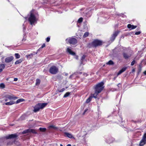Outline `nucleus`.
Masks as SVG:
<instances>
[{
    "mask_svg": "<svg viewBox=\"0 0 146 146\" xmlns=\"http://www.w3.org/2000/svg\"><path fill=\"white\" fill-rule=\"evenodd\" d=\"M104 83L103 82H102L99 83H98L95 86H94V89L95 90V93L93 94V97L95 98H97V95L103 90L104 87Z\"/></svg>",
    "mask_w": 146,
    "mask_h": 146,
    "instance_id": "nucleus-1",
    "label": "nucleus"
},
{
    "mask_svg": "<svg viewBox=\"0 0 146 146\" xmlns=\"http://www.w3.org/2000/svg\"><path fill=\"white\" fill-rule=\"evenodd\" d=\"M102 41L97 39H95L92 42H90L88 45V46L90 48L92 47H96L98 46L102 45Z\"/></svg>",
    "mask_w": 146,
    "mask_h": 146,
    "instance_id": "nucleus-2",
    "label": "nucleus"
},
{
    "mask_svg": "<svg viewBox=\"0 0 146 146\" xmlns=\"http://www.w3.org/2000/svg\"><path fill=\"white\" fill-rule=\"evenodd\" d=\"M47 104V103H38L34 107V112H36L38 111L40 109H43Z\"/></svg>",
    "mask_w": 146,
    "mask_h": 146,
    "instance_id": "nucleus-3",
    "label": "nucleus"
},
{
    "mask_svg": "<svg viewBox=\"0 0 146 146\" xmlns=\"http://www.w3.org/2000/svg\"><path fill=\"white\" fill-rule=\"evenodd\" d=\"M58 71V69L55 66H52L50 68L49 72L51 74H56Z\"/></svg>",
    "mask_w": 146,
    "mask_h": 146,
    "instance_id": "nucleus-4",
    "label": "nucleus"
},
{
    "mask_svg": "<svg viewBox=\"0 0 146 146\" xmlns=\"http://www.w3.org/2000/svg\"><path fill=\"white\" fill-rule=\"evenodd\" d=\"M28 21L31 25H33L36 21V18L35 15L31 13L30 16L29 18Z\"/></svg>",
    "mask_w": 146,
    "mask_h": 146,
    "instance_id": "nucleus-5",
    "label": "nucleus"
},
{
    "mask_svg": "<svg viewBox=\"0 0 146 146\" xmlns=\"http://www.w3.org/2000/svg\"><path fill=\"white\" fill-rule=\"evenodd\" d=\"M68 40V42L70 44L73 45L76 44L77 43V40L74 38H67L66 39V41Z\"/></svg>",
    "mask_w": 146,
    "mask_h": 146,
    "instance_id": "nucleus-6",
    "label": "nucleus"
},
{
    "mask_svg": "<svg viewBox=\"0 0 146 146\" xmlns=\"http://www.w3.org/2000/svg\"><path fill=\"white\" fill-rule=\"evenodd\" d=\"M5 97L6 98H7L10 100H15V99L18 98L17 97H16L12 94L11 95H7L5 96Z\"/></svg>",
    "mask_w": 146,
    "mask_h": 146,
    "instance_id": "nucleus-7",
    "label": "nucleus"
},
{
    "mask_svg": "<svg viewBox=\"0 0 146 146\" xmlns=\"http://www.w3.org/2000/svg\"><path fill=\"white\" fill-rule=\"evenodd\" d=\"M18 137V135L16 134H11L7 136L5 138L7 139H13L16 138Z\"/></svg>",
    "mask_w": 146,
    "mask_h": 146,
    "instance_id": "nucleus-8",
    "label": "nucleus"
},
{
    "mask_svg": "<svg viewBox=\"0 0 146 146\" xmlns=\"http://www.w3.org/2000/svg\"><path fill=\"white\" fill-rule=\"evenodd\" d=\"M14 59V57L13 56L7 57L5 59V62L6 63H9L11 62Z\"/></svg>",
    "mask_w": 146,
    "mask_h": 146,
    "instance_id": "nucleus-9",
    "label": "nucleus"
},
{
    "mask_svg": "<svg viewBox=\"0 0 146 146\" xmlns=\"http://www.w3.org/2000/svg\"><path fill=\"white\" fill-rule=\"evenodd\" d=\"M119 32L117 31H115L112 35L110 38V40L113 41L115 40V37L118 34Z\"/></svg>",
    "mask_w": 146,
    "mask_h": 146,
    "instance_id": "nucleus-10",
    "label": "nucleus"
},
{
    "mask_svg": "<svg viewBox=\"0 0 146 146\" xmlns=\"http://www.w3.org/2000/svg\"><path fill=\"white\" fill-rule=\"evenodd\" d=\"M122 54L123 58L126 60L129 58L131 56V54H128L125 52H123Z\"/></svg>",
    "mask_w": 146,
    "mask_h": 146,
    "instance_id": "nucleus-11",
    "label": "nucleus"
},
{
    "mask_svg": "<svg viewBox=\"0 0 146 146\" xmlns=\"http://www.w3.org/2000/svg\"><path fill=\"white\" fill-rule=\"evenodd\" d=\"M127 68V67L123 68L120 70L117 74V76H118L121 74L122 73L124 72Z\"/></svg>",
    "mask_w": 146,
    "mask_h": 146,
    "instance_id": "nucleus-12",
    "label": "nucleus"
},
{
    "mask_svg": "<svg viewBox=\"0 0 146 146\" xmlns=\"http://www.w3.org/2000/svg\"><path fill=\"white\" fill-rule=\"evenodd\" d=\"M127 27L131 29H133L136 28L137 27V26H135L133 25H131L130 24H129L127 25Z\"/></svg>",
    "mask_w": 146,
    "mask_h": 146,
    "instance_id": "nucleus-13",
    "label": "nucleus"
},
{
    "mask_svg": "<svg viewBox=\"0 0 146 146\" xmlns=\"http://www.w3.org/2000/svg\"><path fill=\"white\" fill-rule=\"evenodd\" d=\"M67 52L69 53L70 54L72 55H75V53L72 51L69 48H67Z\"/></svg>",
    "mask_w": 146,
    "mask_h": 146,
    "instance_id": "nucleus-14",
    "label": "nucleus"
},
{
    "mask_svg": "<svg viewBox=\"0 0 146 146\" xmlns=\"http://www.w3.org/2000/svg\"><path fill=\"white\" fill-rule=\"evenodd\" d=\"M15 103V102L13 101H11L10 102H7L5 103L4 104H3V105H8V106H10V105H11Z\"/></svg>",
    "mask_w": 146,
    "mask_h": 146,
    "instance_id": "nucleus-15",
    "label": "nucleus"
},
{
    "mask_svg": "<svg viewBox=\"0 0 146 146\" xmlns=\"http://www.w3.org/2000/svg\"><path fill=\"white\" fill-rule=\"evenodd\" d=\"M34 54L33 53H31L30 54H28L26 56L27 58L30 59L31 58H33V56L35 55V54H35V52H34Z\"/></svg>",
    "mask_w": 146,
    "mask_h": 146,
    "instance_id": "nucleus-16",
    "label": "nucleus"
},
{
    "mask_svg": "<svg viewBox=\"0 0 146 146\" xmlns=\"http://www.w3.org/2000/svg\"><path fill=\"white\" fill-rule=\"evenodd\" d=\"M145 144H146V140L142 139L140 142L139 145L140 146H143Z\"/></svg>",
    "mask_w": 146,
    "mask_h": 146,
    "instance_id": "nucleus-17",
    "label": "nucleus"
},
{
    "mask_svg": "<svg viewBox=\"0 0 146 146\" xmlns=\"http://www.w3.org/2000/svg\"><path fill=\"white\" fill-rule=\"evenodd\" d=\"M64 134L66 135L67 137L70 138H72L74 137L72 135H71V134L69 133H68L65 132L64 133Z\"/></svg>",
    "mask_w": 146,
    "mask_h": 146,
    "instance_id": "nucleus-18",
    "label": "nucleus"
},
{
    "mask_svg": "<svg viewBox=\"0 0 146 146\" xmlns=\"http://www.w3.org/2000/svg\"><path fill=\"white\" fill-rule=\"evenodd\" d=\"M5 65L3 64H0V72H2L3 69L5 68Z\"/></svg>",
    "mask_w": 146,
    "mask_h": 146,
    "instance_id": "nucleus-19",
    "label": "nucleus"
},
{
    "mask_svg": "<svg viewBox=\"0 0 146 146\" xmlns=\"http://www.w3.org/2000/svg\"><path fill=\"white\" fill-rule=\"evenodd\" d=\"M94 98L93 97V96H90L86 100V103H88L90 102V101L91 100L92 98Z\"/></svg>",
    "mask_w": 146,
    "mask_h": 146,
    "instance_id": "nucleus-20",
    "label": "nucleus"
},
{
    "mask_svg": "<svg viewBox=\"0 0 146 146\" xmlns=\"http://www.w3.org/2000/svg\"><path fill=\"white\" fill-rule=\"evenodd\" d=\"M106 64L109 65H112L114 64V63L112 60H110L106 63Z\"/></svg>",
    "mask_w": 146,
    "mask_h": 146,
    "instance_id": "nucleus-21",
    "label": "nucleus"
},
{
    "mask_svg": "<svg viewBox=\"0 0 146 146\" xmlns=\"http://www.w3.org/2000/svg\"><path fill=\"white\" fill-rule=\"evenodd\" d=\"M36 85L38 86L39 85L40 83V81L39 79H37L36 80Z\"/></svg>",
    "mask_w": 146,
    "mask_h": 146,
    "instance_id": "nucleus-22",
    "label": "nucleus"
},
{
    "mask_svg": "<svg viewBox=\"0 0 146 146\" xmlns=\"http://www.w3.org/2000/svg\"><path fill=\"white\" fill-rule=\"evenodd\" d=\"M29 130H30V132H31L33 134H37V133L34 129H30Z\"/></svg>",
    "mask_w": 146,
    "mask_h": 146,
    "instance_id": "nucleus-23",
    "label": "nucleus"
},
{
    "mask_svg": "<svg viewBox=\"0 0 146 146\" xmlns=\"http://www.w3.org/2000/svg\"><path fill=\"white\" fill-rule=\"evenodd\" d=\"M113 138H111V139H107L106 140V142L108 144H110L112 143L113 141Z\"/></svg>",
    "mask_w": 146,
    "mask_h": 146,
    "instance_id": "nucleus-24",
    "label": "nucleus"
},
{
    "mask_svg": "<svg viewBox=\"0 0 146 146\" xmlns=\"http://www.w3.org/2000/svg\"><path fill=\"white\" fill-rule=\"evenodd\" d=\"M24 99H20L18 100L16 102V104H18L21 102H22L24 101Z\"/></svg>",
    "mask_w": 146,
    "mask_h": 146,
    "instance_id": "nucleus-25",
    "label": "nucleus"
},
{
    "mask_svg": "<svg viewBox=\"0 0 146 146\" xmlns=\"http://www.w3.org/2000/svg\"><path fill=\"white\" fill-rule=\"evenodd\" d=\"M29 130L30 129H28L24 130L22 132V133L24 134L30 133Z\"/></svg>",
    "mask_w": 146,
    "mask_h": 146,
    "instance_id": "nucleus-26",
    "label": "nucleus"
},
{
    "mask_svg": "<svg viewBox=\"0 0 146 146\" xmlns=\"http://www.w3.org/2000/svg\"><path fill=\"white\" fill-rule=\"evenodd\" d=\"M70 94V92H66L64 96L63 97L64 98H66Z\"/></svg>",
    "mask_w": 146,
    "mask_h": 146,
    "instance_id": "nucleus-27",
    "label": "nucleus"
},
{
    "mask_svg": "<svg viewBox=\"0 0 146 146\" xmlns=\"http://www.w3.org/2000/svg\"><path fill=\"white\" fill-rule=\"evenodd\" d=\"M22 62V60L21 59H19L17 60L15 63V64H17L20 63Z\"/></svg>",
    "mask_w": 146,
    "mask_h": 146,
    "instance_id": "nucleus-28",
    "label": "nucleus"
},
{
    "mask_svg": "<svg viewBox=\"0 0 146 146\" xmlns=\"http://www.w3.org/2000/svg\"><path fill=\"white\" fill-rule=\"evenodd\" d=\"M46 129L45 128L40 127L39 128V130L41 131H42V132H45L46 131Z\"/></svg>",
    "mask_w": 146,
    "mask_h": 146,
    "instance_id": "nucleus-29",
    "label": "nucleus"
},
{
    "mask_svg": "<svg viewBox=\"0 0 146 146\" xmlns=\"http://www.w3.org/2000/svg\"><path fill=\"white\" fill-rule=\"evenodd\" d=\"M89 34V33L88 32H85L83 36L84 38H86L88 36Z\"/></svg>",
    "mask_w": 146,
    "mask_h": 146,
    "instance_id": "nucleus-30",
    "label": "nucleus"
},
{
    "mask_svg": "<svg viewBox=\"0 0 146 146\" xmlns=\"http://www.w3.org/2000/svg\"><path fill=\"white\" fill-rule=\"evenodd\" d=\"M15 55L16 59H18L20 57V56L18 53H15Z\"/></svg>",
    "mask_w": 146,
    "mask_h": 146,
    "instance_id": "nucleus-31",
    "label": "nucleus"
},
{
    "mask_svg": "<svg viewBox=\"0 0 146 146\" xmlns=\"http://www.w3.org/2000/svg\"><path fill=\"white\" fill-rule=\"evenodd\" d=\"M85 57H86V56L84 55H83V56L81 58V64H82V63Z\"/></svg>",
    "mask_w": 146,
    "mask_h": 146,
    "instance_id": "nucleus-32",
    "label": "nucleus"
},
{
    "mask_svg": "<svg viewBox=\"0 0 146 146\" xmlns=\"http://www.w3.org/2000/svg\"><path fill=\"white\" fill-rule=\"evenodd\" d=\"M5 85L3 83H1L0 84V87L2 88H4Z\"/></svg>",
    "mask_w": 146,
    "mask_h": 146,
    "instance_id": "nucleus-33",
    "label": "nucleus"
},
{
    "mask_svg": "<svg viewBox=\"0 0 146 146\" xmlns=\"http://www.w3.org/2000/svg\"><path fill=\"white\" fill-rule=\"evenodd\" d=\"M83 18L82 17L80 18L78 20V22L79 23H81L83 21Z\"/></svg>",
    "mask_w": 146,
    "mask_h": 146,
    "instance_id": "nucleus-34",
    "label": "nucleus"
},
{
    "mask_svg": "<svg viewBox=\"0 0 146 146\" xmlns=\"http://www.w3.org/2000/svg\"><path fill=\"white\" fill-rule=\"evenodd\" d=\"M142 139L144 140H146V133L144 134Z\"/></svg>",
    "mask_w": 146,
    "mask_h": 146,
    "instance_id": "nucleus-35",
    "label": "nucleus"
},
{
    "mask_svg": "<svg viewBox=\"0 0 146 146\" xmlns=\"http://www.w3.org/2000/svg\"><path fill=\"white\" fill-rule=\"evenodd\" d=\"M136 61L135 60H133L131 63V65L133 66L135 63Z\"/></svg>",
    "mask_w": 146,
    "mask_h": 146,
    "instance_id": "nucleus-36",
    "label": "nucleus"
},
{
    "mask_svg": "<svg viewBox=\"0 0 146 146\" xmlns=\"http://www.w3.org/2000/svg\"><path fill=\"white\" fill-rule=\"evenodd\" d=\"M65 90V89L63 88H62V89L60 90H58V91L60 92H63Z\"/></svg>",
    "mask_w": 146,
    "mask_h": 146,
    "instance_id": "nucleus-37",
    "label": "nucleus"
},
{
    "mask_svg": "<svg viewBox=\"0 0 146 146\" xmlns=\"http://www.w3.org/2000/svg\"><path fill=\"white\" fill-rule=\"evenodd\" d=\"M141 70V67L139 68L138 70V74H139V73H140Z\"/></svg>",
    "mask_w": 146,
    "mask_h": 146,
    "instance_id": "nucleus-38",
    "label": "nucleus"
},
{
    "mask_svg": "<svg viewBox=\"0 0 146 146\" xmlns=\"http://www.w3.org/2000/svg\"><path fill=\"white\" fill-rule=\"evenodd\" d=\"M49 127L50 128H54V129H56V127H55L53 125H51Z\"/></svg>",
    "mask_w": 146,
    "mask_h": 146,
    "instance_id": "nucleus-39",
    "label": "nucleus"
},
{
    "mask_svg": "<svg viewBox=\"0 0 146 146\" xmlns=\"http://www.w3.org/2000/svg\"><path fill=\"white\" fill-rule=\"evenodd\" d=\"M141 33V32L139 31L136 32L135 33V35H139Z\"/></svg>",
    "mask_w": 146,
    "mask_h": 146,
    "instance_id": "nucleus-40",
    "label": "nucleus"
},
{
    "mask_svg": "<svg viewBox=\"0 0 146 146\" xmlns=\"http://www.w3.org/2000/svg\"><path fill=\"white\" fill-rule=\"evenodd\" d=\"M41 49H42L40 48L38 50H37V51L36 52H35V54H37V53L38 52V51H40Z\"/></svg>",
    "mask_w": 146,
    "mask_h": 146,
    "instance_id": "nucleus-41",
    "label": "nucleus"
},
{
    "mask_svg": "<svg viewBox=\"0 0 146 146\" xmlns=\"http://www.w3.org/2000/svg\"><path fill=\"white\" fill-rule=\"evenodd\" d=\"M50 38L49 37H48L46 38V41L47 42H48L50 40Z\"/></svg>",
    "mask_w": 146,
    "mask_h": 146,
    "instance_id": "nucleus-42",
    "label": "nucleus"
},
{
    "mask_svg": "<svg viewBox=\"0 0 146 146\" xmlns=\"http://www.w3.org/2000/svg\"><path fill=\"white\" fill-rule=\"evenodd\" d=\"M23 31L24 32L26 30V27L25 26L24 24H23Z\"/></svg>",
    "mask_w": 146,
    "mask_h": 146,
    "instance_id": "nucleus-43",
    "label": "nucleus"
},
{
    "mask_svg": "<svg viewBox=\"0 0 146 146\" xmlns=\"http://www.w3.org/2000/svg\"><path fill=\"white\" fill-rule=\"evenodd\" d=\"M45 46V44L44 43L42 46L40 47L41 49H42L43 48H44Z\"/></svg>",
    "mask_w": 146,
    "mask_h": 146,
    "instance_id": "nucleus-44",
    "label": "nucleus"
},
{
    "mask_svg": "<svg viewBox=\"0 0 146 146\" xmlns=\"http://www.w3.org/2000/svg\"><path fill=\"white\" fill-rule=\"evenodd\" d=\"M18 80V78H14V81H17Z\"/></svg>",
    "mask_w": 146,
    "mask_h": 146,
    "instance_id": "nucleus-45",
    "label": "nucleus"
},
{
    "mask_svg": "<svg viewBox=\"0 0 146 146\" xmlns=\"http://www.w3.org/2000/svg\"><path fill=\"white\" fill-rule=\"evenodd\" d=\"M123 15V14L122 13H121V14H119L117 15L120 16H122V15Z\"/></svg>",
    "mask_w": 146,
    "mask_h": 146,
    "instance_id": "nucleus-46",
    "label": "nucleus"
},
{
    "mask_svg": "<svg viewBox=\"0 0 146 146\" xmlns=\"http://www.w3.org/2000/svg\"><path fill=\"white\" fill-rule=\"evenodd\" d=\"M135 68H133L132 70V72H135Z\"/></svg>",
    "mask_w": 146,
    "mask_h": 146,
    "instance_id": "nucleus-47",
    "label": "nucleus"
},
{
    "mask_svg": "<svg viewBox=\"0 0 146 146\" xmlns=\"http://www.w3.org/2000/svg\"><path fill=\"white\" fill-rule=\"evenodd\" d=\"M73 76V75H70V77H69V78H72V76Z\"/></svg>",
    "mask_w": 146,
    "mask_h": 146,
    "instance_id": "nucleus-48",
    "label": "nucleus"
},
{
    "mask_svg": "<svg viewBox=\"0 0 146 146\" xmlns=\"http://www.w3.org/2000/svg\"><path fill=\"white\" fill-rule=\"evenodd\" d=\"M143 73L145 75H146V70L144 72H143Z\"/></svg>",
    "mask_w": 146,
    "mask_h": 146,
    "instance_id": "nucleus-49",
    "label": "nucleus"
},
{
    "mask_svg": "<svg viewBox=\"0 0 146 146\" xmlns=\"http://www.w3.org/2000/svg\"><path fill=\"white\" fill-rule=\"evenodd\" d=\"M71 146V144H68L67 145H66V146Z\"/></svg>",
    "mask_w": 146,
    "mask_h": 146,
    "instance_id": "nucleus-50",
    "label": "nucleus"
},
{
    "mask_svg": "<svg viewBox=\"0 0 146 146\" xmlns=\"http://www.w3.org/2000/svg\"><path fill=\"white\" fill-rule=\"evenodd\" d=\"M84 76H87V74H86V73H84Z\"/></svg>",
    "mask_w": 146,
    "mask_h": 146,
    "instance_id": "nucleus-51",
    "label": "nucleus"
},
{
    "mask_svg": "<svg viewBox=\"0 0 146 146\" xmlns=\"http://www.w3.org/2000/svg\"><path fill=\"white\" fill-rule=\"evenodd\" d=\"M76 59H78V56H76Z\"/></svg>",
    "mask_w": 146,
    "mask_h": 146,
    "instance_id": "nucleus-52",
    "label": "nucleus"
},
{
    "mask_svg": "<svg viewBox=\"0 0 146 146\" xmlns=\"http://www.w3.org/2000/svg\"><path fill=\"white\" fill-rule=\"evenodd\" d=\"M78 74H82V72H79L78 73Z\"/></svg>",
    "mask_w": 146,
    "mask_h": 146,
    "instance_id": "nucleus-53",
    "label": "nucleus"
},
{
    "mask_svg": "<svg viewBox=\"0 0 146 146\" xmlns=\"http://www.w3.org/2000/svg\"><path fill=\"white\" fill-rule=\"evenodd\" d=\"M5 102H7V99H5Z\"/></svg>",
    "mask_w": 146,
    "mask_h": 146,
    "instance_id": "nucleus-54",
    "label": "nucleus"
},
{
    "mask_svg": "<svg viewBox=\"0 0 146 146\" xmlns=\"http://www.w3.org/2000/svg\"><path fill=\"white\" fill-rule=\"evenodd\" d=\"M86 110H85L84 111V113H84H84H85V112H86Z\"/></svg>",
    "mask_w": 146,
    "mask_h": 146,
    "instance_id": "nucleus-55",
    "label": "nucleus"
},
{
    "mask_svg": "<svg viewBox=\"0 0 146 146\" xmlns=\"http://www.w3.org/2000/svg\"><path fill=\"white\" fill-rule=\"evenodd\" d=\"M68 75V74L67 73H66L65 74L66 76H67Z\"/></svg>",
    "mask_w": 146,
    "mask_h": 146,
    "instance_id": "nucleus-56",
    "label": "nucleus"
},
{
    "mask_svg": "<svg viewBox=\"0 0 146 146\" xmlns=\"http://www.w3.org/2000/svg\"><path fill=\"white\" fill-rule=\"evenodd\" d=\"M25 19L27 20V17H25Z\"/></svg>",
    "mask_w": 146,
    "mask_h": 146,
    "instance_id": "nucleus-57",
    "label": "nucleus"
},
{
    "mask_svg": "<svg viewBox=\"0 0 146 146\" xmlns=\"http://www.w3.org/2000/svg\"><path fill=\"white\" fill-rule=\"evenodd\" d=\"M60 146H63V145L62 144H60Z\"/></svg>",
    "mask_w": 146,
    "mask_h": 146,
    "instance_id": "nucleus-58",
    "label": "nucleus"
},
{
    "mask_svg": "<svg viewBox=\"0 0 146 146\" xmlns=\"http://www.w3.org/2000/svg\"><path fill=\"white\" fill-rule=\"evenodd\" d=\"M24 40V39H23V40H22V41H23L24 40Z\"/></svg>",
    "mask_w": 146,
    "mask_h": 146,
    "instance_id": "nucleus-59",
    "label": "nucleus"
},
{
    "mask_svg": "<svg viewBox=\"0 0 146 146\" xmlns=\"http://www.w3.org/2000/svg\"><path fill=\"white\" fill-rule=\"evenodd\" d=\"M73 146H76L75 145H73Z\"/></svg>",
    "mask_w": 146,
    "mask_h": 146,
    "instance_id": "nucleus-60",
    "label": "nucleus"
}]
</instances>
